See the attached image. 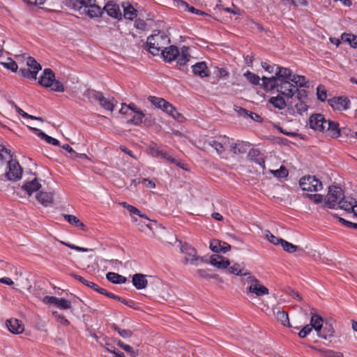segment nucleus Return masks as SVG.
<instances>
[{"instance_id":"1","label":"nucleus","mask_w":357,"mask_h":357,"mask_svg":"<svg viewBox=\"0 0 357 357\" xmlns=\"http://www.w3.org/2000/svg\"><path fill=\"white\" fill-rule=\"evenodd\" d=\"M161 54L164 60L167 62H171L177 59V63L180 66H184L190 58L189 47L186 46H183L181 48V54L176 46L171 45L169 47H165V49L162 50Z\"/></svg>"},{"instance_id":"2","label":"nucleus","mask_w":357,"mask_h":357,"mask_svg":"<svg viewBox=\"0 0 357 357\" xmlns=\"http://www.w3.org/2000/svg\"><path fill=\"white\" fill-rule=\"evenodd\" d=\"M170 42L169 38L165 33L158 32L147 38L146 46L148 51L153 55H158L162 52L165 44Z\"/></svg>"},{"instance_id":"3","label":"nucleus","mask_w":357,"mask_h":357,"mask_svg":"<svg viewBox=\"0 0 357 357\" xmlns=\"http://www.w3.org/2000/svg\"><path fill=\"white\" fill-rule=\"evenodd\" d=\"M39 84L45 88H50L56 92H63L64 87L59 80L55 79V74L50 68H45L38 80Z\"/></svg>"},{"instance_id":"4","label":"nucleus","mask_w":357,"mask_h":357,"mask_svg":"<svg viewBox=\"0 0 357 357\" xmlns=\"http://www.w3.org/2000/svg\"><path fill=\"white\" fill-rule=\"evenodd\" d=\"M180 243L181 251L185 256L183 261L184 264L197 266L199 262H207L206 259H205L204 257L197 255L196 249L191 246L190 244L187 243H182L181 242Z\"/></svg>"},{"instance_id":"5","label":"nucleus","mask_w":357,"mask_h":357,"mask_svg":"<svg viewBox=\"0 0 357 357\" xmlns=\"http://www.w3.org/2000/svg\"><path fill=\"white\" fill-rule=\"evenodd\" d=\"M344 198V192L340 187L330 186L328 192L324 199V206L330 208H334L338 206L339 202Z\"/></svg>"},{"instance_id":"6","label":"nucleus","mask_w":357,"mask_h":357,"mask_svg":"<svg viewBox=\"0 0 357 357\" xmlns=\"http://www.w3.org/2000/svg\"><path fill=\"white\" fill-rule=\"evenodd\" d=\"M5 177L8 181L16 182L21 179L22 168L17 160L9 159L6 163Z\"/></svg>"},{"instance_id":"7","label":"nucleus","mask_w":357,"mask_h":357,"mask_svg":"<svg viewBox=\"0 0 357 357\" xmlns=\"http://www.w3.org/2000/svg\"><path fill=\"white\" fill-rule=\"evenodd\" d=\"M299 185L303 190L318 192L323 188V184L321 181L314 176H304L299 181Z\"/></svg>"},{"instance_id":"8","label":"nucleus","mask_w":357,"mask_h":357,"mask_svg":"<svg viewBox=\"0 0 357 357\" xmlns=\"http://www.w3.org/2000/svg\"><path fill=\"white\" fill-rule=\"evenodd\" d=\"M26 65L28 68H20L19 70L20 75L23 77L31 78L33 79H37V74L42 67L35 59L31 56H28L26 59Z\"/></svg>"},{"instance_id":"9","label":"nucleus","mask_w":357,"mask_h":357,"mask_svg":"<svg viewBox=\"0 0 357 357\" xmlns=\"http://www.w3.org/2000/svg\"><path fill=\"white\" fill-rule=\"evenodd\" d=\"M245 282L250 283L249 291L253 293L258 296H264L268 294V289L264 285L259 284V280L254 276H248Z\"/></svg>"},{"instance_id":"10","label":"nucleus","mask_w":357,"mask_h":357,"mask_svg":"<svg viewBox=\"0 0 357 357\" xmlns=\"http://www.w3.org/2000/svg\"><path fill=\"white\" fill-rule=\"evenodd\" d=\"M327 120L321 114H312L309 119L310 127L315 130L324 132L326 128Z\"/></svg>"},{"instance_id":"11","label":"nucleus","mask_w":357,"mask_h":357,"mask_svg":"<svg viewBox=\"0 0 357 357\" xmlns=\"http://www.w3.org/2000/svg\"><path fill=\"white\" fill-rule=\"evenodd\" d=\"M43 301L46 304L53 305L62 310L71 308V302L63 298L45 296Z\"/></svg>"},{"instance_id":"12","label":"nucleus","mask_w":357,"mask_h":357,"mask_svg":"<svg viewBox=\"0 0 357 357\" xmlns=\"http://www.w3.org/2000/svg\"><path fill=\"white\" fill-rule=\"evenodd\" d=\"M295 88L296 86L290 81L287 80L280 82L277 91L287 98H291L295 94Z\"/></svg>"},{"instance_id":"13","label":"nucleus","mask_w":357,"mask_h":357,"mask_svg":"<svg viewBox=\"0 0 357 357\" xmlns=\"http://www.w3.org/2000/svg\"><path fill=\"white\" fill-rule=\"evenodd\" d=\"M331 106L335 109L346 110L349 108L350 100L347 98L337 97L328 100Z\"/></svg>"},{"instance_id":"14","label":"nucleus","mask_w":357,"mask_h":357,"mask_svg":"<svg viewBox=\"0 0 357 357\" xmlns=\"http://www.w3.org/2000/svg\"><path fill=\"white\" fill-rule=\"evenodd\" d=\"M220 141L211 140L208 142V144L213 147L219 155L222 153L227 145L230 144L229 138L226 136L220 137Z\"/></svg>"},{"instance_id":"15","label":"nucleus","mask_w":357,"mask_h":357,"mask_svg":"<svg viewBox=\"0 0 357 357\" xmlns=\"http://www.w3.org/2000/svg\"><path fill=\"white\" fill-rule=\"evenodd\" d=\"M150 153L153 157L163 158L170 162L171 163L176 164L177 166L183 167L181 165V162H178L175 158H172L171 155H169L162 150H160L155 146L150 149Z\"/></svg>"},{"instance_id":"16","label":"nucleus","mask_w":357,"mask_h":357,"mask_svg":"<svg viewBox=\"0 0 357 357\" xmlns=\"http://www.w3.org/2000/svg\"><path fill=\"white\" fill-rule=\"evenodd\" d=\"M104 10L106 11L108 15L117 20L121 19L122 14L119 5L109 1L105 6Z\"/></svg>"},{"instance_id":"17","label":"nucleus","mask_w":357,"mask_h":357,"mask_svg":"<svg viewBox=\"0 0 357 357\" xmlns=\"http://www.w3.org/2000/svg\"><path fill=\"white\" fill-rule=\"evenodd\" d=\"M262 86L266 91H272L278 88L280 81L275 75L271 77H262Z\"/></svg>"},{"instance_id":"18","label":"nucleus","mask_w":357,"mask_h":357,"mask_svg":"<svg viewBox=\"0 0 357 357\" xmlns=\"http://www.w3.org/2000/svg\"><path fill=\"white\" fill-rule=\"evenodd\" d=\"M6 324L9 331L13 334L22 333L24 330V325L17 319H8Z\"/></svg>"},{"instance_id":"19","label":"nucleus","mask_w":357,"mask_h":357,"mask_svg":"<svg viewBox=\"0 0 357 357\" xmlns=\"http://www.w3.org/2000/svg\"><path fill=\"white\" fill-rule=\"evenodd\" d=\"M326 128L324 132H326L330 137L333 138H337L340 136V129L339 128V124L336 122L327 120Z\"/></svg>"},{"instance_id":"20","label":"nucleus","mask_w":357,"mask_h":357,"mask_svg":"<svg viewBox=\"0 0 357 357\" xmlns=\"http://www.w3.org/2000/svg\"><path fill=\"white\" fill-rule=\"evenodd\" d=\"M335 329L332 324L326 322L323 324L321 329L317 332V335L324 340H328L334 336Z\"/></svg>"},{"instance_id":"21","label":"nucleus","mask_w":357,"mask_h":357,"mask_svg":"<svg viewBox=\"0 0 357 357\" xmlns=\"http://www.w3.org/2000/svg\"><path fill=\"white\" fill-rule=\"evenodd\" d=\"M41 184L38 182V179L35 178L31 181L26 182L22 186V189L24 190L29 196H31L33 192L40 189Z\"/></svg>"},{"instance_id":"22","label":"nucleus","mask_w":357,"mask_h":357,"mask_svg":"<svg viewBox=\"0 0 357 357\" xmlns=\"http://www.w3.org/2000/svg\"><path fill=\"white\" fill-rule=\"evenodd\" d=\"M192 68L193 73L202 78L209 76V70L205 62H198L193 65Z\"/></svg>"},{"instance_id":"23","label":"nucleus","mask_w":357,"mask_h":357,"mask_svg":"<svg viewBox=\"0 0 357 357\" xmlns=\"http://www.w3.org/2000/svg\"><path fill=\"white\" fill-rule=\"evenodd\" d=\"M210 262L212 265L218 268H226L230 264V262L227 259L220 255H212L211 257Z\"/></svg>"},{"instance_id":"24","label":"nucleus","mask_w":357,"mask_h":357,"mask_svg":"<svg viewBox=\"0 0 357 357\" xmlns=\"http://www.w3.org/2000/svg\"><path fill=\"white\" fill-rule=\"evenodd\" d=\"M268 103L271 104L274 107L278 109H283L287 106H289L288 100H285L284 97L280 94L276 96L271 97L268 100Z\"/></svg>"},{"instance_id":"25","label":"nucleus","mask_w":357,"mask_h":357,"mask_svg":"<svg viewBox=\"0 0 357 357\" xmlns=\"http://www.w3.org/2000/svg\"><path fill=\"white\" fill-rule=\"evenodd\" d=\"M275 75L278 77L280 82L287 80L290 81L292 76V72L289 68L279 66L277 67V70H275Z\"/></svg>"},{"instance_id":"26","label":"nucleus","mask_w":357,"mask_h":357,"mask_svg":"<svg viewBox=\"0 0 357 357\" xmlns=\"http://www.w3.org/2000/svg\"><path fill=\"white\" fill-rule=\"evenodd\" d=\"M37 200L44 206H48L53 203L54 197L52 192L40 191L36 195Z\"/></svg>"},{"instance_id":"27","label":"nucleus","mask_w":357,"mask_h":357,"mask_svg":"<svg viewBox=\"0 0 357 357\" xmlns=\"http://www.w3.org/2000/svg\"><path fill=\"white\" fill-rule=\"evenodd\" d=\"M29 128L30 130L34 131L40 138H41L42 139H44L47 143L54 145V146L60 145L59 140L47 135L42 130H40L38 128H36L30 127V126H29Z\"/></svg>"},{"instance_id":"28","label":"nucleus","mask_w":357,"mask_h":357,"mask_svg":"<svg viewBox=\"0 0 357 357\" xmlns=\"http://www.w3.org/2000/svg\"><path fill=\"white\" fill-rule=\"evenodd\" d=\"M132 284L137 289H142L146 287L148 281L144 275L136 273L132 276Z\"/></svg>"},{"instance_id":"29","label":"nucleus","mask_w":357,"mask_h":357,"mask_svg":"<svg viewBox=\"0 0 357 357\" xmlns=\"http://www.w3.org/2000/svg\"><path fill=\"white\" fill-rule=\"evenodd\" d=\"M230 151L234 154L245 153L247 151L249 144L244 142H238L235 144H229Z\"/></svg>"},{"instance_id":"30","label":"nucleus","mask_w":357,"mask_h":357,"mask_svg":"<svg viewBox=\"0 0 357 357\" xmlns=\"http://www.w3.org/2000/svg\"><path fill=\"white\" fill-rule=\"evenodd\" d=\"M97 101L99 102L100 106L103 107L105 109L108 110L111 112L114 111L115 105L114 102L115 101L114 98H106L102 93L100 97L98 98Z\"/></svg>"},{"instance_id":"31","label":"nucleus","mask_w":357,"mask_h":357,"mask_svg":"<svg viewBox=\"0 0 357 357\" xmlns=\"http://www.w3.org/2000/svg\"><path fill=\"white\" fill-rule=\"evenodd\" d=\"M349 198H345L344 196L343 199L339 202L338 206L340 208L343 209L347 212H352L353 213V208H354V206H356V204H357V201L354 199H350L349 200Z\"/></svg>"},{"instance_id":"32","label":"nucleus","mask_w":357,"mask_h":357,"mask_svg":"<svg viewBox=\"0 0 357 357\" xmlns=\"http://www.w3.org/2000/svg\"><path fill=\"white\" fill-rule=\"evenodd\" d=\"M84 12L90 17H97L101 16L102 13V10L100 7L96 5L95 3L91 4L89 6L84 8Z\"/></svg>"},{"instance_id":"33","label":"nucleus","mask_w":357,"mask_h":357,"mask_svg":"<svg viewBox=\"0 0 357 357\" xmlns=\"http://www.w3.org/2000/svg\"><path fill=\"white\" fill-rule=\"evenodd\" d=\"M107 279L114 284H123L126 282V278L114 272H109L106 275Z\"/></svg>"},{"instance_id":"34","label":"nucleus","mask_w":357,"mask_h":357,"mask_svg":"<svg viewBox=\"0 0 357 357\" xmlns=\"http://www.w3.org/2000/svg\"><path fill=\"white\" fill-rule=\"evenodd\" d=\"M309 324L312 325V328L317 333L320 331V329H321L324 324V321L321 316L316 314H312L310 319V323Z\"/></svg>"},{"instance_id":"35","label":"nucleus","mask_w":357,"mask_h":357,"mask_svg":"<svg viewBox=\"0 0 357 357\" xmlns=\"http://www.w3.org/2000/svg\"><path fill=\"white\" fill-rule=\"evenodd\" d=\"M65 220L70 224L80 227L82 229L85 230L86 226L84 225L77 217L73 215L63 214Z\"/></svg>"},{"instance_id":"36","label":"nucleus","mask_w":357,"mask_h":357,"mask_svg":"<svg viewBox=\"0 0 357 357\" xmlns=\"http://www.w3.org/2000/svg\"><path fill=\"white\" fill-rule=\"evenodd\" d=\"M342 41L349 43L354 48L357 47V36L344 33L341 36Z\"/></svg>"},{"instance_id":"37","label":"nucleus","mask_w":357,"mask_h":357,"mask_svg":"<svg viewBox=\"0 0 357 357\" xmlns=\"http://www.w3.org/2000/svg\"><path fill=\"white\" fill-rule=\"evenodd\" d=\"M290 82L294 85L298 86L300 87H307L308 83L306 81V79L303 75H293L290 79Z\"/></svg>"},{"instance_id":"38","label":"nucleus","mask_w":357,"mask_h":357,"mask_svg":"<svg viewBox=\"0 0 357 357\" xmlns=\"http://www.w3.org/2000/svg\"><path fill=\"white\" fill-rule=\"evenodd\" d=\"M229 272L232 274H235L236 275H250V273L248 270L245 269L244 268H241L240 265L238 264H236L229 268Z\"/></svg>"},{"instance_id":"39","label":"nucleus","mask_w":357,"mask_h":357,"mask_svg":"<svg viewBox=\"0 0 357 357\" xmlns=\"http://www.w3.org/2000/svg\"><path fill=\"white\" fill-rule=\"evenodd\" d=\"M276 319L278 321H280L284 326H290V323L289 320V316L287 312L284 311L278 310L276 312Z\"/></svg>"},{"instance_id":"40","label":"nucleus","mask_w":357,"mask_h":357,"mask_svg":"<svg viewBox=\"0 0 357 357\" xmlns=\"http://www.w3.org/2000/svg\"><path fill=\"white\" fill-rule=\"evenodd\" d=\"M111 328L116 331L119 334V335H121L123 338L130 337L132 335V331L128 329H122L115 324H112L111 325Z\"/></svg>"},{"instance_id":"41","label":"nucleus","mask_w":357,"mask_h":357,"mask_svg":"<svg viewBox=\"0 0 357 357\" xmlns=\"http://www.w3.org/2000/svg\"><path fill=\"white\" fill-rule=\"evenodd\" d=\"M248 156L253 159L257 163L261 165L262 164L264 165V160L260 156V151L257 149H252L249 153Z\"/></svg>"},{"instance_id":"42","label":"nucleus","mask_w":357,"mask_h":357,"mask_svg":"<svg viewBox=\"0 0 357 357\" xmlns=\"http://www.w3.org/2000/svg\"><path fill=\"white\" fill-rule=\"evenodd\" d=\"M102 92L97 91L94 89H89L86 90L83 94V96L86 98H87L91 101L94 100H96L98 99V98L100 97Z\"/></svg>"},{"instance_id":"43","label":"nucleus","mask_w":357,"mask_h":357,"mask_svg":"<svg viewBox=\"0 0 357 357\" xmlns=\"http://www.w3.org/2000/svg\"><path fill=\"white\" fill-rule=\"evenodd\" d=\"M238 112L241 115L249 116L250 118H251L252 119H253L255 121H257V122L261 121V117L257 113L250 112V111H248L245 109L241 108V107H240Z\"/></svg>"},{"instance_id":"44","label":"nucleus","mask_w":357,"mask_h":357,"mask_svg":"<svg viewBox=\"0 0 357 357\" xmlns=\"http://www.w3.org/2000/svg\"><path fill=\"white\" fill-rule=\"evenodd\" d=\"M123 15L126 19L132 20L137 16V10L130 5L124 8Z\"/></svg>"},{"instance_id":"45","label":"nucleus","mask_w":357,"mask_h":357,"mask_svg":"<svg viewBox=\"0 0 357 357\" xmlns=\"http://www.w3.org/2000/svg\"><path fill=\"white\" fill-rule=\"evenodd\" d=\"M244 76L251 84L254 85L259 84L260 77L257 75L248 70L244 73Z\"/></svg>"},{"instance_id":"46","label":"nucleus","mask_w":357,"mask_h":357,"mask_svg":"<svg viewBox=\"0 0 357 357\" xmlns=\"http://www.w3.org/2000/svg\"><path fill=\"white\" fill-rule=\"evenodd\" d=\"M144 117V114L142 112V111L137 112L134 114L132 119L128 121V123L138 126L142 122V119Z\"/></svg>"},{"instance_id":"47","label":"nucleus","mask_w":357,"mask_h":357,"mask_svg":"<svg viewBox=\"0 0 357 357\" xmlns=\"http://www.w3.org/2000/svg\"><path fill=\"white\" fill-rule=\"evenodd\" d=\"M116 344L119 347H120L121 349H123L124 351H126L127 353H128L131 356H133L135 357L137 352L135 351L132 347H131L130 346L125 344L123 342H122L121 340H118L116 342Z\"/></svg>"},{"instance_id":"48","label":"nucleus","mask_w":357,"mask_h":357,"mask_svg":"<svg viewBox=\"0 0 357 357\" xmlns=\"http://www.w3.org/2000/svg\"><path fill=\"white\" fill-rule=\"evenodd\" d=\"M281 245L283 250L289 253H294L297 250L298 247L292 243L285 241H283L281 243Z\"/></svg>"},{"instance_id":"49","label":"nucleus","mask_w":357,"mask_h":357,"mask_svg":"<svg viewBox=\"0 0 357 357\" xmlns=\"http://www.w3.org/2000/svg\"><path fill=\"white\" fill-rule=\"evenodd\" d=\"M1 64L6 68L10 70L12 72H16L18 68L17 64L10 58H8L7 62H1Z\"/></svg>"},{"instance_id":"50","label":"nucleus","mask_w":357,"mask_h":357,"mask_svg":"<svg viewBox=\"0 0 357 357\" xmlns=\"http://www.w3.org/2000/svg\"><path fill=\"white\" fill-rule=\"evenodd\" d=\"M294 107L299 114H302L303 112H305L307 110L308 106L304 101L298 100V102L295 104Z\"/></svg>"},{"instance_id":"51","label":"nucleus","mask_w":357,"mask_h":357,"mask_svg":"<svg viewBox=\"0 0 357 357\" xmlns=\"http://www.w3.org/2000/svg\"><path fill=\"white\" fill-rule=\"evenodd\" d=\"M317 98L321 101H325L327 96H326V91L324 86L319 85L317 88Z\"/></svg>"},{"instance_id":"52","label":"nucleus","mask_w":357,"mask_h":357,"mask_svg":"<svg viewBox=\"0 0 357 357\" xmlns=\"http://www.w3.org/2000/svg\"><path fill=\"white\" fill-rule=\"evenodd\" d=\"M222 241L218 239H213L210 242L209 248L214 252H220L221 250Z\"/></svg>"},{"instance_id":"53","label":"nucleus","mask_w":357,"mask_h":357,"mask_svg":"<svg viewBox=\"0 0 357 357\" xmlns=\"http://www.w3.org/2000/svg\"><path fill=\"white\" fill-rule=\"evenodd\" d=\"M266 236L267 239L274 245L281 244L283 241L282 238H278L275 236L273 234H271L268 230L266 231Z\"/></svg>"},{"instance_id":"54","label":"nucleus","mask_w":357,"mask_h":357,"mask_svg":"<svg viewBox=\"0 0 357 357\" xmlns=\"http://www.w3.org/2000/svg\"><path fill=\"white\" fill-rule=\"evenodd\" d=\"M278 65L276 64H270L267 62H261V67L268 73H275V70H277V67Z\"/></svg>"},{"instance_id":"55","label":"nucleus","mask_w":357,"mask_h":357,"mask_svg":"<svg viewBox=\"0 0 357 357\" xmlns=\"http://www.w3.org/2000/svg\"><path fill=\"white\" fill-rule=\"evenodd\" d=\"M149 100L158 109H160L162 104L165 103L166 101L165 99L162 98H158L151 96L149 97Z\"/></svg>"},{"instance_id":"56","label":"nucleus","mask_w":357,"mask_h":357,"mask_svg":"<svg viewBox=\"0 0 357 357\" xmlns=\"http://www.w3.org/2000/svg\"><path fill=\"white\" fill-rule=\"evenodd\" d=\"M273 174L278 178H284L288 176V171L285 167L281 166L279 169L273 171Z\"/></svg>"},{"instance_id":"57","label":"nucleus","mask_w":357,"mask_h":357,"mask_svg":"<svg viewBox=\"0 0 357 357\" xmlns=\"http://www.w3.org/2000/svg\"><path fill=\"white\" fill-rule=\"evenodd\" d=\"M312 325L307 324L298 333V336L301 338L305 337L312 331Z\"/></svg>"},{"instance_id":"58","label":"nucleus","mask_w":357,"mask_h":357,"mask_svg":"<svg viewBox=\"0 0 357 357\" xmlns=\"http://www.w3.org/2000/svg\"><path fill=\"white\" fill-rule=\"evenodd\" d=\"M86 286L93 289V290L96 291L97 292L101 294H103L105 295L106 294V289L102 288V287H100L98 284H96V283L93 282H90L89 281L88 283L86 284Z\"/></svg>"},{"instance_id":"59","label":"nucleus","mask_w":357,"mask_h":357,"mask_svg":"<svg viewBox=\"0 0 357 357\" xmlns=\"http://www.w3.org/2000/svg\"><path fill=\"white\" fill-rule=\"evenodd\" d=\"M53 314L57 319V321L63 326H68L70 324L69 321L63 315L59 314L57 312H54Z\"/></svg>"},{"instance_id":"60","label":"nucleus","mask_w":357,"mask_h":357,"mask_svg":"<svg viewBox=\"0 0 357 357\" xmlns=\"http://www.w3.org/2000/svg\"><path fill=\"white\" fill-rule=\"evenodd\" d=\"M76 3L77 4L75 5V3H74V6H79V8H81L82 6L86 8V6L95 3V0H77Z\"/></svg>"},{"instance_id":"61","label":"nucleus","mask_w":357,"mask_h":357,"mask_svg":"<svg viewBox=\"0 0 357 357\" xmlns=\"http://www.w3.org/2000/svg\"><path fill=\"white\" fill-rule=\"evenodd\" d=\"M294 91L295 93H296V98L298 100H302L303 98H305L307 96V91L304 89L298 90V89L295 88Z\"/></svg>"},{"instance_id":"62","label":"nucleus","mask_w":357,"mask_h":357,"mask_svg":"<svg viewBox=\"0 0 357 357\" xmlns=\"http://www.w3.org/2000/svg\"><path fill=\"white\" fill-rule=\"evenodd\" d=\"M135 26L138 29L144 30L146 26V24L143 20L138 19L135 21Z\"/></svg>"},{"instance_id":"63","label":"nucleus","mask_w":357,"mask_h":357,"mask_svg":"<svg viewBox=\"0 0 357 357\" xmlns=\"http://www.w3.org/2000/svg\"><path fill=\"white\" fill-rule=\"evenodd\" d=\"M128 210L131 214L137 215L139 217L142 218L145 216L144 215L142 214L141 212L136 207L130 205V206H128Z\"/></svg>"},{"instance_id":"64","label":"nucleus","mask_w":357,"mask_h":357,"mask_svg":"<svg viewBox=\"0 0 357 357\" xmlns=\"http://www.w3.org/2000/svg\"><path fill=\"white\" fill-rule=\"evenodd\" d=\"M169 115L178 121H181L183 119V116L178 112L176 108H174V111L172 112Z\"/></svg>"}]
</instances>
